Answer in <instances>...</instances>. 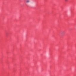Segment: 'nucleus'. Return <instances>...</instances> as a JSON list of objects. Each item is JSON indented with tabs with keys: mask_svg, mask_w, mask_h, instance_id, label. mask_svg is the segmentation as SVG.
Returning a JSON list of instances; mask_svg holds the SVG:
<instances>
[{
	"mask_svg": "<svg viewBox=\"0 0 76 76\" xmlns=\"http://www.w3.org/2000/svg\"><path fill=\"white\" fill-rule=\"evenodd\" d=\"M30 2H31L30 0H27L26 1V3H30Z\"/></svg>",
	"mask_w": 76,
	"mask_h": 76,
	"instance_id": "obj_1",
	"label": "nucleus"
},
{
	"mask_svg": "<svg viewBox=\"0 0 76 76\" xmlns=\"http://www.w3.org/2000/svg\"><path fill=\"white\" fill-rule=\"evenodd\" d=\"M63 33H64V31H63L62 32V34H63Z\"/></svg>",
	"mask_w": 76,
	"mask_h": 76,
	"instance_id": "obj_2",
	"label": "nucleus"
},
{
	"mask_svg": "<svg viewBox=\"0 0 76 76\" xmlns=\"http://www.w3.org/2000/svg\"><path fill=\"white\" fill-rule=\"evenodd\" d=\"M68 0H65V1H68Z\"/></svg>",
	"mask_w": 76,
	"mask_h": 76,
	"instance_id": "obj_3",
	"label": "nucleus"
}]
</instances>
